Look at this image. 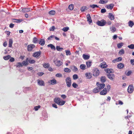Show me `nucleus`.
Returning a JSON list of instances; mask_svg holds the SVG:
<instances>
[{"mask_svg": "<svg viewBox=\"0 0 134 134\" xmlns=\"http://www.w3.org/2000/svg\"><path fill=\"white\" fill-rule=\"evenodd\" d=\"M15 60V59H14V58H10L9 60V61H10V62H13Z\"/></svg>", "mask_w": 134, "mask_h": 134, "instance_id": "obj_61", "label": "nucleus"}, {"mask_svg": "<svg viewBox=\"0 0 134 134\" xmlns=\"http://www.w3.org/2000/svg\"><path fill=\"white\" fill-rule=\"evenodd\" d=\"M110 30L112 32H114L115 31L116 28L112 26L111 27H110Z\"/></svg>", "mask_w": 134, "mask_h": 134, "instance_id": "obj_41", "label": "nucleus"}, {"mask_svg": "<svg viewBox=\"0 0 134 134\" xmlns=\"http://www.w3.org/2000/svg\"><path fill=\"white\" fill-rule=\"evenodd\" d=\"M117 66L119 69H121L124 68V65L123 64L120 63L118 64Z\"/></svg>", "mask_w": 134, "mask_h": 134, "instance_id": "obj_24", "label": "nucleus"}, {"mask_svg": "<svg viewBox=\"0 0 134 134\" xmlns=\"http://www.w3.org/2000/svg\"><path fill=\"white\" fill-rule=\"evenodd\" d=\"M61 97L63 99H65L66 98V96L65 94H62L61 95Z\"/></svg>", "mask_w": 134, "mask_h": 134, "instance_id": "obj_60", "label": "nucleus"}, {"mask_svg": "<svg viewBox=\"0 0 134 134\" xmlns=\"http://www.w3.org/2000/svg\"><path fill=\"white\" fill-rule=\"evenodd\" d=\"M123 45V43L122 42L118 43L117 45L118 47V48H120Z\"/></svg>", "mask_w": 134, "mask_h": 134, "instance_id": "obj_46", "label": "nucleus"}, {"mask_svg": "<svg viewBox=\"0 0 134 134\" xmlns=\"http://www.w3.org/2000/svg\"><path fill=\"white\" fill-rule=\"evenodd\" d=\"M19 10L20 11H21L24 13H26L28 12H29L31 11V8H24L21 10L20 9Z\"/></svg>", "mask_w": 134, "mask_h": 134, "instance_id": "obj_9", "label": "nucleus"}, {"mask_svg": "<svg viewBox=\"0 0 134 134\" xmlns=\"http://www.w3.org/2000/svg\"><path fill=\"white\" fill-rule=\"evenodd\" d=\"M3 45L4 47H6L7 46V43L6 41H5Z\"/></svg>", "mask_w": 134, "mask_h": 134, "instance_id": "obj_63", "label": "nucleus"}, {"mask_svg": "<svg viewBox=\"0 0 134 134\" xmlns=\"http://www.w3.org/2000/svg\"><path fill=\"white\" fill-rule=\"evenodd\" d=\"M72 86L74 88H77L78 86V85L75 83H73L72 84Z\"/></svg>", "mask_w": 134, "mask_h": 134, "instance_id": "obj_52", "label": "nucleus"}, {"mask_svg": "<svg viewBox=\"0 0 134 134\" xmlns=\"http://www.w3.org/2000/svg\"><path fill=\"white\" fill-rule=\"evenodd\" d=\"M69 29V28L68 27H64L62 30L64 32H66Z\"/></svg>", "mask_w": 134, "mask_h": 134, "instance_id": "obj_40", "label": "nucleus"}, {"mask_svg": "<svg viewBox=\"0 0 134 134\" xmlns=\"http://www.w3.org/2000/svg\"><path fill=\"white\" fill-rule=\"evenodd\" d=\"M55 28L54 26H53L50 29V30L53 31L54 29Z\"/></svg>", "mask_w": 134, "mask_h": 134, "instance_id": "obj_62", "label": "nucleus"}, {"mask_svg": "<svg viewBox=\"0 0 134 134\" xmlns=\"http://www.w3.org/2000/svg\"><path fill=\"white\" fill-rule=\"evenodd\" d=\"M96 85L98 88L100 90L101 89L105 87L104 83L101 84L99 82H97Z\"/></svg>", "mask_w": 134, "mask_h": 134, "instance_id": "obj_4", "label": "nucleus"}, {"mask_svg": "<svg viewBox=\"0 0 134 134\" xmlns=\"http://www.w3.org/2000/svg\"><path fill=\"white\" fill-rule=\"evenodd\" d=\"M45 41L43 39H41L40 40L39 44L42 46H43L45 44Z\"/></svg>", "mask_w": 134, "mask_h": 134, "instance_id": "obj_20", "label": "nucleus"}, {"mask_svg": "<svg viewBox=\"0 0 134 134\" xmlns=\"http://www.w3.org/2000/svg\"><path fill=\"white\" fill-rule=\"evenodd\" d=\"M65 52L66 55H70L71 54L70 51L69 50H66Z\"/></svg>", "mask_w": 134, "mask_h": 134, "instance_id": "obj_32", "label": "nucleus"}, {"mask_svg": "<svg viewBox=\"0 0 134 134\" xmlns=\"http://www.w3.org/2000/svg\"><path fill=\"white\" fill-rule=\"evenodd\" d=\"M43 67L46 68H48L50 66L49 64L48 63L44 64H43Z\"/></svg>", "mask_w": 134, "mask_h": 134, "instance_id": "obj_39", "label": "nucleus"}, {"mask_svg": "<svg viewBox=\"0 0 134 134\" xmlns=\"http://www.w3.org/2000/svg\"><path fill=\"white\" fill-rule=\"evenodd\" d=\"M118 60L117 59V58H116L115 59H114L112 60V62L114 63H115L116 62H118Z\"/></svg>", "mask_w": 134, "mask_h": 134, "instance_id": "obj_57", "label": "nucleus"}, {"mask_svg": "<svg viewBox=\"0 0 134 134\" xmlns=\"http://www.w3.org/2000/svg\"><path fill=\"white\" fill-rule=\"evenodd\" d=\"M54 62L56 65L58 66H60L62 64V62L59 60H54Z\"/></svg>", "mask_w": 134, "mask_h": 134, "instance_id": "obj_8", "label": "nucleus"}, {"mask_svg": "<svg viewBox=\"0 0 134 134\" xmlns=\"http://www.w3.org/2000/svg\"><path fill=\"white\" fill-rule=\"evenodd\" d=\"M100 66L102 68H107L108 65L105 62H103L100 64Z\"/></svg>", "mask_w": 134, "mask_h": 134, "instance_id": "obj_12", "label": "nucleus"}, {"mask_svg": "<svg viewBox=\"0 0 134 134\" xmlns=\"http://www.w3.org/2000/svg\"><path fill=\"white\" fill-rule=\"evenodd\" d=\"M108 17L111 20H113L114 19V17L113 14L109 13V15Z\"/></svg>", "mask_w": 134, "mask_h": 134, "instance_id": "obj_19", "label": "nucleus"}, {"mask_svg": "<svg viewBox=\"0 0 134 134\" xmlns=\"http://www.w3.org/2000/svg\"><path fill=\"white\" fill-rule=\"evenodd\" d=\"M114 5L113 4H111L107 5V7L109 9H112Z\"/></svg>", "mask_w": 134, "mask_h": 134, "instance_id": "obj_27", "label": "nucleus"}, {"mask_svg": "<svg viewBox=\"0 0 134 134\" xmlns=\"http://www.w3.org/2000/svg\"><path fill=\"white\" fill-rule=\"evenodd\" d=\"M10 57V56L9 55H8L6 56L3 57V58L4 60H7L9 59Z\"/></svg>", "mask_w": 134, "mask_h": 134, "instance_id": "obj_44", "label": "nucleus"}, {"mask_svg": "<svg viewBox=\"0 0 134 134\" xmlns=\"http://www.w3.org/2000/svg\"><path fill=\"white\" fill-rule=\"evenodd\" d=\"M90 7L92 8H94L95 7H98V6L96 4H93L92 5H90Z\"/></svg>", "mask_w": 134, "mask_h": 134, "instance_id": "obj_49", "label": "nucleus"}, {"mask_svg": "<svg viewBox=\"0 0 134 134\" xmlns=\"http://www.w3.org/2000/svg\"><path fill=\"white\" fill-rule=\"evenodd\" d=\"M97 24L99 26H103L106 23V21L104 20H102L100 21H98L97 22Z\"/></svg>", "mask_w": 134, "mask_h": 134, "instance_id": "obj_3", "label": "nucleus"}, {"mask_svg": "<svg viewBox=\"0 0 134 134\" xmlns=\"http://www.w3.org/2000/svg\"><path fill=\"white\" fill-rule=\"evenodd\" d=\"M68 7L70 10H72L73 9V4H71L69 5Z\"/></svg>", "mask_w": 134, "mask_h": 134, "instance_id": "obj_50", "label": "nucleus"}, {"mask_svg": "<svg viewBox=\"0 0 134 134\" xmlns=\"http://www.w3.org/2000/svg\"><path fill=\"white\" fill-rule=\"evenodd\" d=\"M131 64L132 65H134V59H131L130 61Z\"/></svg>", "mask_w": 134, "mask_h": 134, "instance_id": "obj_64", "label": "nucleus"}, {"mask_svg": "<svg viewBox=\"0 0 134 134\" xmlns=\"http://www.w3.org/2000/svg\"><path fill=\"white\" fill-rule=\"evenodd\" d=\"M22 21V20L21 19H13L12 21L14 22L19 23L21 22Z\"/></svg>", "mask_w": 134, "mask_h": 134, "instance_id": "obj_25", "label": "nucleus"}, {"mask_svg": "<svg viewBox=\"0 0 134 134\" xmlns=\"http://www.w3.org/2000/svg\"><path fill=\"white\" fill-rule=\"evenodd\" d=\"M80 68L82 70H84L86 69V66L84 64H81L80 65Z\"/></svg>", "mask_w": 134, "mask_h": 134, "instance_id": "obj_18", "label": "nucleus"}, {"mask_svg": "<svg viewBox=\"0 0 134 134\" xmlns=\"http://www.w3.org/2000/svg\"><path fill=\"white\" fill-rule=\"evenodd\" d=\"M38 39L36 37H34L33 38V42L34 43H37L38 42Z\"/></svg>", "mask_w": 134, "mask_h": 134, "instance_id": "obj_47", "label": "nucleus"}, {"mask_svg": "<svg viewBox=\"0 0 134 134\" xmlns=\"http://www.w3.org/2000/svg\"><path fill=\"white\" fill-rule=\"evenodd\" d=\"M56 76L57 77H62V75L60 74H57L56 75Z\"/></svg>", "mask_w": 134, "mask_h": 134, "instance_id": "obj_58", "label": "nucleus"}, {"mask_svg": "<svg viewBox=\"0 0 134 134\" xmlns=\"http://www.w3.org/2000/svg\"><path fill=\"white\" fill-rule=\"evenodd\" d=\"M41 108V106L40 105H38L34 107V109L36 111L38 109Z\"/></svg>", "mask_w": 134, "mask_h": 134, "instance_id": "obj_51", "label": "nucleus"}, {"mask_svg": "<svg viewBox=\"0 0 134 134\" xmlns=\"http://www.w3.org/2000/svg\"><path fill=\"white\" fill-rule=\"evenodd\" d=\"M63 49V48L60 47L59 46H56V49L58 51H62Z\"/></svg>", "mask_w": 134, "mask_h": 134, "instance_id": "obj_34", "label": "nucleus"}, {"mask_svg": "<svg viewBox=\"0 0 134 134\" xmlns=\"http://www.w3.org/2000/svg\"><path fill=\"white\" fill-rule=\"evenodd\" d=\"M106 12V10L104 8L102 9L101 10V12L102 13H104Z\"/></svg>", "mask_w": 134, "mask_h": 134, "instance_id": "obj_56", "label": "nucleus"}, {"mask_svg": "<svg viewBox=\"0 0 134 134\" xmlns=\"http://www.w3.org/2000/svg\"><path fill=\"white\" fill-rule=\"evenodd\" d=\"M92 62L90 61H88L86 62V64L87 67L88 68L90 67L92 65Z\"/></svg>", "mask_w": 134, "mask_h": 134, "instance_id": "obj_23", "label": "nucleus"}, {"mask_svg": "<svg viewBox=\"0 0 134 134\" xmlns=\"http://www.w3.org/2000/svg\"><path fill=\"white\" fill-rule=\"evenodd\" d=\"M71 69L75 71H76L78 69L74 65L71 67Z\"/></svg>", "mask_w": 134, "mask_h": 134, "instance_id": "obj_30", "label": "nucleus"}, {"mask_svg": "<svg viewBox=\"0 0 134 134\" xmlns=\"http://www.w3.org/2000/svg\"><path fill=\"white\" fill-rule=\"evenodd\" d=\"M54 101L56 103L59 105H63L65 103V101L61 100L59 98H56L54 99Z\"/></svg>", "mask_w": 134, "mask_h": 134, "instance_id": "obj_1", "label": "nucleus"}, {"mask_svg": "<svg viewBox=\"0 0 134 134\" xmlns=\"http://www.w3.org/2000/svg\"><path fill=\"white\" fill-rule=\"evenodd\" d=\"M82 56L83 58L85 60L88 59L90 58V56L89 55L85 54H83Z\"/></svg>", "mask_w": 134, "mask_h": 134, "instance_id": "obj_22", "label": "nucleus"}, {"mask_svg": "<svg viewBox=\"0 0 134 134\" xmlns=\"http://www.w3.org/2000/svg\"><path fill=\"white\" fill-rule=\"evenodd\" d=\"M108 78L111 80H113L115 78V76L113 74H108L107 75Z\"/></svg>", "mask_w": 134, "mask_h": 134, "instance_id": "obj_6", "label": "nucleus"}, {"mask_svg": "<svg viewBox=\"0 0 134 134\" xmlns=\"http://www.w3.org/2000/svg\"><path fill=\"white\" fill-rule=\"evenodd\" d=\"M78 78L79 77L77 74H74L73 76V78L74 80H76L78 79Z\"/></svg>", "mask_w": 134, "mask_h": 134, "instance_id": "obj_43", "label": "nucleus"}, {"mask_svg": "<svg viewBox=\"0 0 134 134\" xmlns=\"http://www.w3.org/2000/svg\"><path fill=\"white\" fill-rule=\"evenodd\" d=\"M133 87L132 85H130L128 88L127 91L130 93H132L133 91Z\"/></svg>", "mask_w": 134, "mask_h": 134, "instance_id": "obj_7", "label": "nucleus"}, {"mask_svg": "<svg viewBox=\"0 0 134 134\" xmlns=\"http://www.w3.org/2000/svg\"><path fill=\"white\" fill-rule=\"evenodd\" d=\"M105 70L106 72L109 74H111L110 73L113 72V70L111 69L107 68L105 69Z\"/></svg>", "mask_w": 134, "mask_h": 134, "instance_id": "obj_21", "label": "nucleus"}, {"mask_svg": "<svg viewBox=\"0 0 134 134\" xmlns=\"http://www.w3.org/2000/svg\"><path fill=\"white\" fill-rule=\"evenodd\" d=\"M13 43V40L12 39H10L9 40V47H12Z\"/></svg>", "mask_w": 134, "mask_h": 134, "instance_id": "obj_29", "label": "nucleus"}, {"mask_svg": "<svg viewBox=\"0 0 134 134\" xmlns=\"http://www.w3.org/2000/svg\"><path fill=\"white\" fill-rule=\"evenodd\" d=\"M38 85L41 86H44V82L43 81L38 79L37 80Z\"/></svg>", "mask_w": 134, "mask_h": 134, "instance_id": "obj_13", "label": "nucleus"}, {"mask_svg": "<svg viewBox=\"0 0 134 134\" xmlns=\"http://www.w3.org/2000/svg\"><path fill=\"white\" fill-rule=\"evenodd\" d=\"M100 90L97 87L94 88L93 90V92L95 93H97Z\"/></svg>", "mask_w": 134, "mask_h": 134, "instance_id": "obj_28", "label": "nucleus"}, {"mask_svg": "<svg viewBox=\"0 0 134 134\" xmlns=\"http://www.w3.org/2000/svg\"><path fill=\"white\" fill-rule=\"evenodd\" d=\"M64 71L67 72H70L71 71V70L68 68H65L64 69Z\"/></svg>", "mask_w": 134, "mask_h": 134, "instance_id": "obj_38", "label": "nucleus"}, {"mask_svg": "<svg viewBox=\"0 0 134 134\" xmlns=\"http://www.w3.org/2000/svg\"><path fill=\"white\" fill-rule=\"evenodd\" d=\"M41 52L40 51L34 53L33 54V56L37 58L41 55Z\"/></svg>", "mask_w": 134, "mask_h": 134, "instance_id": "obj_11", "label": "nucleus"}, {"mask_svg": "<svg viewBox=\"0 0 134 134\" xmlns=\"http://www.w3.org/2000/svg\"><path fill=\"white\" fill-rule=\"evenodd\" d=\"M128 47L131 49H134V44H131L130 45L128 46Z\"/></svg>", "mask_w": 134, "mask_h": 134, "instance_id": "obj_48", "label": "nucleus"}, {"mask_svg": "<svg viewBox=\"0 0 134 134\" xmlns=\"http://www.w3.org/2000/svg\"><path fill=\"white\" fill-rule=\"evenodd\" d=\"M49 14L51 15H54L55 14V12L54 10H52L49 12Z\"/></svg>", "mask_w": 134, "mask_h": 134, "instance_id": "obj_31", "label": "nucleus"}, {"mask_svg": "<svg viewBox=\"0 0 134 134\" xmlns=\"http://www.w3.org/2000/svg\"><path fill=\"white\" fill-rule=\"evenodd\" d=\"M119 53L121 54H123L124 53V51L123 49H121L119 51Z\"/></svg>", "mask_w": 134, "mask_h": 134, "instance_id": "obj_55", "label": "nucleus"}, {"mask_svg": "<svg viewBox=\"0 0 134 134\" xmlns=\"http://www.w3.org/2000/svg\"><path fill=\"white\" fill-rule=\"evenodd\" d=\"M85 76L87 79H90L92 77V74L90 73H86Z\"/></svg>", "mask_w": 134, "mask_h": 134, "instance_id": "obj_17", "label": "nucleus"}, {"mask_svg": "<svg viewBox=\"0 0 134 134\" xmlns=\"http://www.w3.org/2000/svg\"><path fill=\"white\" fill-rule=\"evenodd\" d=\"M47 46L50 47L51 49H53L54 50H55V48L54 46L52 44H49L47 45Z\"/></svg>", "mask_w": 134, "mask_h": 134, "instance_id": "obj_26", "label": "nucleus"}, {"mask_svg": "<svg viewBox=\"0 0 134 134\" xmlns=\"http://www.w3.org/2000/svg\"><path fill=\"white\" fill-rule=\"evenodd\" d=\"M107 93V89L106 88H104V89L101 91L100 94L101 95H105Z\"/></svg>", "mask_w": 134, "mask_h": 134, "instance_id": "obj_14", "label": "nucleus"}, {"mask_svg": "<svg viewBox=\"0 0 134 134\" xmlns=\"http://www.w3.org/2000/svg\"><path fill=\"white\" fill-rule=\"evenodd\" d=\"M16 66L17 67H22L23 66V65L20 62H18L17 63L16 65Z\"/></svg>", "mask_w": 134, "mask_h": 134, "instance_id": "obj_36", "label": "nucleus"}, {"mask_svg": "<svg viewBox=\"0 0 134 134\" xmlns=\"http://www.w3.org/2000/svg\"><path fill=\"white\" fill-rule=\"evenodd\" d=\"M107 1H100L99 2V3L102 4H104L107 3Z\"/></svg>", "mask_w": 134, "mask_h": 134, "instance_id": "obj_45", "label": "nucleus"}, {"mask_svg": "<svg viewBox=\"0 0 134 134\" xmlns=\"http://www.w3.org/2000/svg\"><path fill=\"white\" fill-rule=\"evenodd\" d=\"M129 25L131 27H132L134 25L133 22L131 21H130L128 23Z\"/></svg>", "mask_w": 134, "mask_h": 134, "instance_id": "obj_37", "label": "nucleus"}, {"mask_svg": "<svg viewBox=\"0 0 134 134\" xmlns=\"http://www.w3.org/2000/svg\"><path fill=\"white\" fill-rule=\"evenodd\" d=\"M87 21L88 22L89 24H91L92 22V21L91 19V17L90 15H87Z\"/></svg>", "mask_w": 134, "mask_h": 134, "instance_id": "obj_16", "label": "nucleus"}, {"mask_svg": "<svg viewBox=\"0 0 134 134\" xmlns=\"http://www.w3.org/2000/svg\"><path fill=\"white\" fill-rule=\"evenodd\" d=\"M29 64L28 62H27V61H25V60L23 61L22 62V65H27Z\"/></svg>", "mask_w": 134, "mask_h": 134, "instance_id": "obj_42", "label": "nucleus"}, {"mask_svg": "<svg viewBox=\"0 0 134 134\" xmlns=\"http://www.w3.org/2000/svg\"><path fill=\"white\" fill-rule=\"evenodd\" d=\"M35 47V46L34 44H31L28 45L27 49L29 51H31L32 49Z\"/></svg>", "mask_w": 134, "mask_h": 134, "instance_id": "obj_15", "label": "nucleus"}, {"mask_svg": "<svg viewBox=\"0 0 134 134\" xmlns=\"http://www.w3.org/2000/svg\"><path fill=\"white\" fill-rule=\"evenodd\" d=\"M87 7L86 6H85L82 7L81 8L80 10L82 12H83L87 10Z\"/></svg>", "mask_w": 134, "mask_h": 134, "instance_id": "obj_33", "label": "nucleus"}, {"mask_svg": "<svg viewBox=\"0 0 134 134\" xmlns=\"http://www.w3.org/2000/svg\"><path fill=\"white\" fill-rule=\"evenodd\" d=\"M131 71H129L128 72L126 71L125 72V74L127 76H129L131 74Z\"/></svg>", "mask_w": 134, "mask_h": 134, "instance_id": "obj_54", "label": "nucleus"}, {"mask_svg": "<svg viewBox=\"0 0 134 134\" xmlns=\"http://www.w3.org/2000/svg\"><path fill=\"white\" fill-rule=\"evenodd\" d=\"M29 62L30 64H33L35 62V61L34 60H30L29 61Z\"/></svg>", "mask_w": 134, "mask_h": 134, "instance_id": "obj_53", "label": "nucleus"}, {"mask_svg": "<svg viewBox=\"0 0 134 134\" xmlns=\"http://www.w3.org/2000/svg\"><path fill=\"white\" fill-rule=\"evenodd\" d=\"M99 70L97 69H95L93 71V75L95 76H98L99 75Z\"/></svg>", "mask_w": 134, "mask_h": 134, "instance_id": "obj_5", "label": "nucleus"}, {"mask_svg": "<svg viewBox=\"0 0 134 134\" xmlns=\"http://www.w3.org/2000/svg\"><path fill=\"white\" fill-rule=\"evenodd\" d=\"M101 81L102 82H104L106 80V79L105 77L102 76L101 78Z\"/></svg>", "mask_w": 134, "mask_h": 134, "instance_id": "obj_35", "label": "nucleus"}, {"mask_svg": "<svg viewBox=\"0 0 134 134\" xmlns=\"http://www.w3.org/2000/svg\"><path fill=\"white\" fill-rule=\"evenodd\" d=\"M48 82L51 85H54L57 83V81L55 79H53L49 81Z\"/></svg>", "mask_w": 134, "mask_h": 134, "instance_id": "obj_10", "label": "nucleus"}, {"mask_svg": "<svg viewBox=\"0 0 134 134\" xmlns=\"http://www.w3.org/2000/svg\"><path fill=\"white\" fill-rule=\"evenodd\" d=\"M107 90H108V91H109L110 89V88H111L110 85H108L107 86Z\"/></svg>", "mask_w": 134, "mask_h": 134, "instance_id": "obj_59", "label": "nucleus"}, {"mask_svg": "<svg viewBox=\"0 0 134 134\" xmlns=\"http://www.w3.org/2000/svg\"><path fill=\"white\" fill-rule=\"evenodd\" d=\"M65 81L67 86L68 87H70L71 86V79L69 77H67L65 79Z\"/></svg>", "mask_w": 134, "mask_h": 134, "instance_id": "obj_2", "label": "nucleus"}]
</instances>
